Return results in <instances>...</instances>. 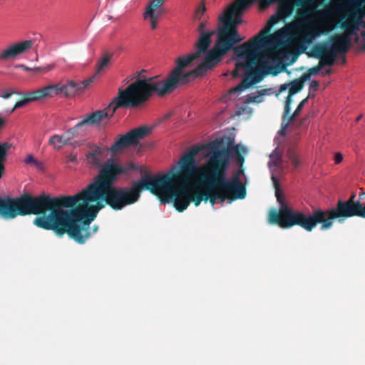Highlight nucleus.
<instances>
[{
	"label": "nucleus",
	"mask_w": 365,
	"mask_h": 365,
	"mask_svg": "<svg viewBox=\"0 0 365 365\" xmlns=\"http://www.w3.org/2000/svg\"><path fill=\"white\" fill-rule=\"evenodd\" d=\"M343 160V155L341 153H337L335 156H334V161H335V163L336 164H339L340 163H341V161Z\"/></svg>",
	"instance_id": "c9c22d12"
},
{
	"label": "nucleus",
	"mask_w": 365,
	"mask_h": 365,
	"mask_svg": "<svg viewBox=\"0 0 365 365\" xmlns=\"http://www.w3.org/2000/svg\"><path fill=\"white\" fill-rule=\"evenodd\" d=\"M331 73V69H328L325 71L324 75H329Z\"/></svg>",
	"instance_id": "c03bdc74"
},
{
	"label": "nucleus",
	"mask_w": 365,
	"mask_h": 365,
	"mask_svg": "<svg viewBox=\"0 0 365 365\" xmlns=\"http://www.w3.org/2000/svg\"><path fill=\"white\" fill-rule=\"evenodd\" d=\"M319 82L317 81H312L310 83L309 88L312 91H316L319 87Z\"/></svg>",
	"instance_id": "f704fd0d"
},
{
	"label": "nucleus",
	"mask_w": 365,
	"mask_h": 365,
	"mask_svg": "<svg viewBox=\"0 0 365 365\" xmlns=\"http://www.w3.org/2000/svg\"><path fill=\"white\" fill-rule=\"evenodd\" d=\"M91 225V224L89 225ZM98 226H93V231H91V226H89V232L91 233V235L86 240V241L93 234L96 233L98 230Z\"/></svg>",
	"instance_id": "4c0bfd02"
},
{
	"label": "nucleus",
	"mask_w": 365,
	"mask_h": 365,
	"mask_svg": "<svg viewBox=\"0 0 365 365\" xmlns=\"http://www.w3.org/2000/svg\"><path fill=\"white\" fill-rule=\"evenodd\" d=\"M361 118V115L359 116L357 118H356V121H359Z\"/></svg>",
	"instance_id": "a18cd8bd"
},
{
	"label": "nucleus",
	"mask_w": 365,
	"mask_h": 365,
	"mask_svg": "<svg viewBox=\"0 0 365 365\" xmlns=\"http://www.w3.org/2000/svg\"><path fill=\"white\" fill-rule=\"evenodd\" d=\"M365 197V191L360 193L359 195V200H364Z\"/></svg>",
	"instance_id": "79ce46f5"
},
{
	"label": "nucleus",
	"mask_w": 365,
	"mask_h": 365,
	"mask_svg": "<svg viewBox=\"0 0 365 365\" xmlns=\"http://www.w3.org/2000/svg\"><path fill=\"white\" fill-rule=\"evenodd\" d=\"M207 21H201L198 25V27H197V31L201 34V33H207V31H205L206 26H207Z\"/></svg>",
	"instance_id": "c756f323"
},
{
	"label": "nucleus",
	"mask_w": 365,
	"mask_h": 365,
	"mask_svg": "<svg viewBox=\"0 0 365 365\" xmlns=\"http://www.w3.org/2000/svg\"><path fill=\"white\" fill-rule=\"evenodd\" d=\"M116 97L117 96L106 109L97 110L93 113H88L81 121L73 128H69L64 134L52 135L48 140V145L53 146L55 150H59L65 145H73L72 140L74 138L83 135V133L79 131L80 130L85 133V127L99 125L103 119L109 118L113 115L114 113L118 110L116 109L113 111V106L112 105Z\"/></svg>",
	"instance_id": "6e6552de"
},
{
	"label": "nucleus",
	"mask_w": 365,
	"mask_h": 365,
	"mask_svg": "<svg viewBox=\"0 0 365 365\" xmlns=\"http://www.w3.org/2000/svg\"><path fill=\"white\" fill-rule=\"evenodd\" d=\"M322 68V66L319 63V65H317V66H314V67H312V68H310L309 70H308V73L309 74L307 76H309V77L310 76H315L317 74L319 73V72L320 71V70Z\"/></svg>",
	"instance_id": "cd10ccee"
},
{
	"label": "nucleus",
	"mask_w": 365,
	"mask_h": 365,
	"mask_svg": "<svg viewBox=\"0 0 365 365\" xmlns=\"http://www.w3.org/2000/svg\"><path fill=\"white\" fill-rule=\"evenodd\" d=\"M308 78L309 76L304 74L299 79H296L290 83L289 93L286 98L284 105V116L287 115L291 110V104L292 103V96L302 90L304 87V83Z\"/></svg>",
	"instance_id": "dca6fc26"
},
{
	"label": "nucleus",
	"mask_w": 365,
	"mask_h": 365,
	"mask_svg": "<svg viewBox=\"0 0 365 365\" xmlns=\"http://www.w3.org/2000/svg\"><path fill=\"white\" fill-rule=\"evenodd\" d=\"M4 120L0 118V128L4 125ZM12 145L8 142L0 143V179L3 178L5 173L4 163L6 160L7 152L11 148Z\"/></svg>",
	"instance_id": "6ab92c4d"
},
{
	"label": "nucleus",
	"mask_w": 365,
	"mask_h": 365,
	"mask_svg": "<svg viewBox=\"0 0 365 365\" xmlns=\"http://www.w3.org/2000/svg\"><path fill=\"white\" fill-rule=\"evenodd\" d=\"M54 67H55V64H48L46 66L34 67V68H28V67H24V68H25L26 71H31V70H33V71H35L46 73V72L52 70Z\"/></svg>",
	"instance_id": "bb28decb"
},
{
	"label": "nucleus",
	"mask_w": 365,
	"mask_h": 365,
	"mask_svg": "<svg viewBox=\"0 0 365 365\" xmlns=\"http://www.w3.org/2000/svg\"><path fill=\"white\" fill-rule=\"evenodd\" d=\"M133 163L129 162L120 165L113 159H108L100 168L98 175L94 178L92 183L87 185L81 192H88L100 188H105L113 186L118 177L127 174L128 172L135 170Z\"/></svg>",
	"instance_id": "9d476101"
},
{
	"label": "nucleus",
	"mask_w": 365,
	"mask_h": 365,
	"mask_svg": "<svg viewBox=\"0 0 365 365\" xmlns=\"http://www.w3.org/2000/svg\"><path fill=\"white\" fill-rule=\"evenodd\" d=\"M24 163L26 164H31L34 165L36 163V159L32 155H28L24 160Z\"/></svg>",
	"instance_id": "7c9ffc66"
},
{
	"label": "nucleus",
	"mask_w": 365,
	"mask_h": 365,
	"mask_svg": "<svg viewBox=\"0 0 365 365\" xmlns=\"http://www.w3.org/2000/svg\"><path fill=\"white\" fill-rule=\"evenodd\" d=\"M309 95L303 99L299 104L298 105L297 108L294 110V112L290 115V112L284 116V111L283 112V122L285 123L284 128H287L288 125L292 123V121L298 116L299 113L302 111L303 109L304 105L307 103L308 99L309 98Z\"/></svg>",
	"instance_id": "aec40b11"
},
{
	"label": "nucleus",
	"mask_w": 365,
	"mask_h": 365,
	"mask_svg": "<svg viewBox=\"0 0 365 365\" xmlns=\"http://www.w3.org/2000/svg\"><path fill=\"white\" fill-rule=\"evenodd\" d=\"M158 175H145L138 181H133L130 187H116L114 185L88 192H78L79 205L83 208L81 226L84 230L85 240L91 235L89 225L96 218L102 202L115 210L134 204L140 196L143 190L150 191L158 197Z\"/></svg>",
	"instance_id": "20e7f679"
},
{
	"label": "nucleus",
	"mask_w": 365,
	"mask_h": 365,
	"mask_svg": "<svg viewBox=\"0 0 365 365\" xmlns=\"http://www.w3.org/2000/svg\"><path fill=\"white\" fill-rule=\"evenodd\" d=\"M287 155L290 163L297 168L299 165L300 161L295 150L291 148L288 149Z\"/></svg>",
	"instance_id": "5701e85b"
},
{
	"label": "nucleus",
	"mask_w": 365,
	"mask_h": 365,
	"mask_svg": "<svg viewBox=\"0 0 365 365\" xmlns=\"http://www.w3.org/2000/svg\"><path fill=\"white\" fill-rule=\"evenodd\" d=\"M96 76L98 75L95 73L92 77L80 82L66 79L56 84L49 85L40 89L26 93L22 96L21 99L15 103L11 112L16 108L26 106L30 102L42 100L47 97H51L53 95H61L67 98L73 97L77 93L83 92L85 88L93 82Z\"/></svg>",
	"instance_id": "423d86ee"
},
{
	"label": "nucleus",
	"mask_w": 365,
	"mask_h": 365,
	"mask_svg": "<svg viewBox=\"0 0 365 365\" xmlns=\"http://www.w3.org/2000/svg\"><path fill=\"white\" fill-rule=\"evenodd\" d=\"M361 35L362 37L364 44L361 46L357 47V51H365V31H361Z\"/></svg>",
	"instance_id": "72a5a7b5"
},
{
	"label": "nucleus",
	"mask_w": 365,
	"mask_h": 365,
	"mask_svg": "<svg viewBox=\"0 0 365 365\" xmlns=\"http://www.w3.org/2000/svg\"><path fill=\"white\" fill-rule=\"evenodd\" d=\"M34 43V40H26L9 45L0 51V61H9L26 53L33 46Z\"/></svg>",
	"instance_id": "2eb2a0df"
},
{
	"label": "nucleus",
	"mask_w": 365,
	"mask_h": 365,
	"mask_svg": "<svg viewBox=\"0 0 365 365\" xmlns=\"http://www.w3.org/2000/svg\"><path fill=\"white\" fill-rule=\"evenodd\" d=\"M160 16L147 17L146 20H149L150 22L151 29L154 30L157 28V22Z\"/></svg>",
	"instance_id": "c85d7f7f"
},
{
	"label": "nucleus",
	"mask_w": 365,
	"mask_h": 365,
	"mask_svg": "<svg viewBox=\"0 0 365 365\" xmlns=\"http://www.w3.org/2000/svg\"><path fill=\"white\" fill-rule=\"evenodd\" d=\"M284 125H285V123H284V122L282 121V129H281V130H280V133H281V134H283V133H284V130L287 129V128H284Z\"/></svg>",
	"instance_id": "37998d69"
},
{
	"label": "nucleus",
	"mask_w": 365,
	"mask_h": 365,
	"mask_svg": "<svg viewBox=\"0 0 365 365\" xmlns=\"http://www.w3.org/2000/svg\"><path fill=\"white\" fill-rule=\"evenodd\" d=\"M212 143L207 144L212 148L210 155L200 168V182L205 186V202L211 205L228 200L232 202L246 197L245 186L240 180V173H235L230 179L227 178V172L230 163V158L235 157L237 163L242 165L247 148L240 145L227 143L226 148H212Z\"/></svg>",
	"instance_id": "f03ea898"
},
{
	"label": "nucleus",
	"mask_w": 365,
	"mask_h": 365,
	"mask_svg": "<svg viewBox=\"0 0 365 365\" xmlns=\"http://www.w3.org/2000/svg\"><path fill=\"white\" fill-rule=\"evenodd\" d=\"M356 194L353 193L348 200L352 201L353 204H356L357 201H355Z\"/></svg>",
	"instance_id": "a19ab883"
},
{
	"label": "nucleus",
	"mask_w": 365,
	"mask_h": 365,
	"mask_svg": "<svg viewBox=\"0 0 365 365\" xmlns=\"http://www.w3.org/2000/svg\"><path fill=\"white\" fill-rule=\"evenodd\" d=\"M266 90H262L259 91L258 95H248L247 98V101L248 103H259L262 101V96L265 94Z\"/></svg>",
	"instance_id": "393cba45"
},
{
	"label": "nucleus",
	"mask_w": 365,
	"mask_h": 365,
	"mask_svg": "<svg viewBox=\"0 0 365 365\" xmlns=\"http://www.w3.org/2000/svg\"><path fill=\"white\" fill-rule=\"evenodd\" d=\"M272 180L275 189V195L280 207L278 210L276 209H271L269 210L268 215L269 222L272 225H277L283 229H288L294 226H299V224H292V219L296 215L304 212L302 211L294 210L289 207L284 202L277 178L272 175Z\"/></svg>",
	"instance_id": "9b49d317"
},
{
	"label": "nucleus",
	"mask_w": 365,
	"mask_h": 365,
	"mask_svg": "<svg viewBox=\"0 0 365 365\" xmlns=\"http://www.w3.org/2000/svg\"><path fill=\"white\" fill-rule=\"evenodd\" d=\"M104 151L103 148L98 145L90 147V150L86 155L87 163L91 167L101 168L102 159Z\"/></svg>",
	"instance_id": "a211bd4d"
},
{
	"label": "nucleus",
	"mask_w": 365,
	"mask_h": 365,
	"mask_svg": "<svg viewBox=\"0 0 365 365\" xmlns=\"http://www.w3.org/2000/svg\"><path fill=\"white\" fill-rule=\"evenodd\" d=\"M335 23V26L344 31L341 36L348 38V43L351 46V37L354 36V41H359L357 32L360 27L365 28V0H349L342 8Z\"/></svg>",
	"instance_id": "0eeeda50"
},
{
	"label": "nucleus",
	"mask_w": 365,
	"mask_h": 365,
	"mask_svg": "<svg viewBox=\"0 0 365 365\" xmlns=\"http://www.w3.org/2000/svg\"><path fill=\"white\" fill-rule=\"evenodd\" d=\"M353 216L365 218V205H363L359 201L353 204L351 200H339L334 208L327 210L315 209L309 215L299 213L292 220V224H299L307 232H312L319 224H321V230H327L333 226L335 219L342 222Z\"/></svg>",
	"instance_id": "39448f33"
},
{
	"label": "nucleus",
	"mask_w": 365,
	"mask_h": 365,
	"mask_svg": "<svg viewBox=\"0 0 365 365\" xmlns=\"http://www.w3.org/2000/svg\"><path fill=\"white\" fill-rule=\"evenodd\" d=\"M78 197V193L54 197L45 194L33 197L29 193L14 198L0 197V217L14 219L18 215H36L34 223L38 227L53 230L59 237L66 233L77 243L84 244L83 208Z\"/></svg>",
	"instance_id": "f257e3e1"
},
{
	"label": "nucleus",
	"mask_w": 365,
	"mask_h": 365,
	"mask_svg": "<svg viewBox=\"0 0 365 365\" xmlns=\"http://www.w3.org/2000/svg\"><path fill=\"white\" fill-rule=\"evenodd\" d=\"M167 0H150L148 3L145 11L143 14V19L147 17L161 16L165 13L163 6Z\"/></svg>",
	"instance_id": "f3484780"
},
{
	"label": "nucleus",
	"mask_w": 365,
	"mask_h": 365,
	"mask_svg": "<svg viewBox=\"0 0 365 365\" xmlns=\"http://www.w3.org/2000/svg\"><path fill=\"white\" fill-rule=\"evenodd\" d=\"M270 158L272 160L269 162V166H274L277 168L281 167L282 165V158L279 154L277 153V151H274L271 155Z\"/></svg>",
	"instance_id": "b1692460"
},
{
	"label": "nucleus",
	"mask_w": 365,
	"mask_h": 365,
	"mask_svg": "<svg viewBox=\"0 0 365 365\" xmlns=\"http://www.w3.org/2000/svg\"><path fill=\"white\" fill-rule=\"evenodd\" d=\"M173 113H168L166 114H165L161 118H160V122H164L167 120H168L171 116H172Z\"/></svg>",
	"instance_id": "e433bc0d"
},
{
	"label": "nucleus",
	"mask_w": 365,
	"mask_h": 365,
	"mask_svg": "<svg viewBox=\"0 0 365 365\" xmlns=\"http://www.w3.org/2000/svg\"><path fill=\"white\" fill-rule=\"evenodd\" d=\"M204 145H195L187 151L178 161V168H173L168 173L158 175V198L162 203L172 202L180 212L185 210L190 202L196 207L202 201L205 202V187L202 191L195 190V182L200 180V168L195 163V156Z\"/></svg>",
	"instance_id": "7ed1b4c3"
},
{
	"label": "nucleus",
	"mask_w": 365,
	"mask_h": 365,
	"mask_svg": "<svg viewBox=\"0 0 365 365\" xmlns=\"http://www.w3.org/2000/svg\"><path fill=\"white\" fill-rule=\"evenodd\" d=\"M150 128L146 126H140L133 129L125 135H120L115 143L110 147L112 154L117 153L119 150L127 148L132 145H136L140 139L149 135Z\"/></svg>",
	"instance_id": "4468645a"
},
{
	"label": "nucleus",
	"mask_w": 365,
	"mask_h": 365,
	"mask_svg": "<svg viewBox=\"0 0 365 365\" xmlns=\"http://www.w3.org/2000/svg\"><path fill=\"white\" fill-rule=\"evenodd\" d=\"M289 85L288 84H283V85H281L280 86V88H279V92L282 93L284 91H286L287 89V87L289 86Z\"/></svg>",
	"instance_id": "ea45409f"
},
{
	"label": "nucleus",
	"mask_w": 365,
	"mask_h": 365,
	"mask_svg": "<svg viewBox=\"0 0 365 365\" xmlns=\"http://www.w3.org/2000/svg\"><path fill=\"white\" fill-rule=\"evenodd\" d=\"M16 93L17 94L18 93H17V92H16L15 91L9 90V91H6L4 93H3V94L1 95V97H2L3 98L7 99V98H9L10 96H11V95H13V94H16Z\"/></svg>",
	"instance_id": "473e14b6"
},
{
	"label": "nucleus",
	"mask_w": 365,
	"mask_h": 365,
	"mask_svg": "<svg viewBox=\"0 0 365 365\" xmlns=\"http://www.w3.org/2000/svg\"><path fill=\"white\" fill-rule=\"evenodd\" d=\"M206 11V7H205V2L204 0H202L198 6L197 7L195 12V18L196 19L200 20L202 15Z\"/></svg>",
	"instance_id": "a878e982"
},
{
	"label": "nucleus",
	"mask_w": 365,
	"mask_h": 365,
	"mask_svg": "<svg viewBox=\"0 0 365 365\" xmlns=\"http://www.w3.org/2000/svg\"><path fill=\"white\" fill-rule=\"evenodd\" d=\"M78 159L77 155L75 154H70L67 156L66 163H77Z\"/></svg>",
	"instance_id": "2f4dec72"
},
{
	"label": "nucleus",
	"mask_w": 365,
	"mask_h": 365,
	"mask_svg": "<svg viewBox=\"0 0 365 365\" xmlns=\"http://www.w3.org/2000/svg\"><path fill=\"white\" fill-rule=\"evenodd\" d=\"M113 54L105 53L98 60L96 64V75H99L101 72L107 69L112 63Z\"/></svg>",
	"instance_id": "412c9836"
},
{
	"label": "nucleus",
	"mask_w": 365,
	"mask_h": 365,
	"mask_svg": "<svg viewBox=\"0 0 365 365\" xmlns=\"http://www.w3.org/2000/svg\"><path fill=\"white\" fill-rule=\"evenodd\" d=\"M272 180L275 189V195L280 207L278 210L276 209H271L269 210L268 215L269 222L272 225H277L283 229H288L294 226H299V224H292V219L296 215L304 212L302 211L294 210L289 207L284 202L277 178L272 175Z\"/></svg>",
	"instance_id": "f8f14e48"
},
{
	"label": "nucleus",
	"mask_w": 365,
	"mask_h": 365,
	"mask_svg": "<svg viewBox=\"0 0 365 365\" xmlns=\"http://www.w3.org/2000/svg\"><path fill=\"white\" fill-rule=\"evenodd\" d=\"M279 20H284V19H281V17H279L278 16V14L277 13L276 14H274L272 15L270 19H269L268 22H267V29L266 30H262L259 34L262 31H265L266 34H264L262 35V38H263L264 40L263 41L262 43V46L259 47V50H258V52L259 51L260 48L264 46V44L267 42V41L269 40V29L271 27H272L274 24H276ZM258 56H259V54L258 53Z\"/></svg>",
	"instance_id": "4be33fe9"
},
{
	"label": "nucleus",
	"mask_w": 365,
	"mask_h": 365,
	"mask_svg": "<svg viewBox=\"0 0 365 365\" xmlns=\"http://www.w3.org/2000/svg\"><path fill=\"white\" fill-rule=\"evenodd\" d=\"M34 166H36L38 169H43V165L41 162L36 160V163H35Z\"/></svg>",
	"instance_id": "58836bf2"
},
{
	"label": "nucleus",
	"mask_w": 365,
	"mask_h": 365,
	"mask_svg": "<svg viewBox=\"0 0 365 365\" xmlns=\"http://www.w3.org/2000/svg\"><path fill=\"white\" fill-rule=\"evenodd\" d=\"M215 34V31H207V33L200 34V36L195 43L196 51L191 53L187 56H182L178 58L175 61V67L172 70V78L170 81L175 82L176 78L178 76L180 70L184 69L190 65L194 60L207 51L211 44V36Z\"/></svg>",
	"instance_id": "ddd939ff"
},
{
	"label": "nucleus",
	"mask_w": 365,
	"mask_h": 365,
	"mask_svg": "<svg viewBox=\"0 0 365 365\" xmlns=\"http://www.w3.org/2000/svg\"><path fill=\"white\" fill-rule=\"evenodd\" d=\"M346 36L340 34L331 36L329 41L315 44L312 48V56L319 59L322 67L334 65L337 55L344 56L342 63H346L344 55L351 48Z\"/></svg>",
	"instance_id": "1a4fd4ad"
}]
</instances>
